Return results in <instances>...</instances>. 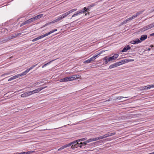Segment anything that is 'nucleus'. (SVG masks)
Instances as JSON below:
<instances>
[{
	"mask_svg": "<svg viewBox=\"0 0 154 154\" xmlns=\"http://www.w3.org/2000/svg\"><path fill=\"white\" fill-rule=\"evenodd\" d=\"M150 35L151 36H152L154 35V32L152 33V34H150Z\"/></svg>",
	"mask_w": 154,
	"mask_h": 154,
	"instance_id": "4d7b16f0",
	"label": "nucleus"
},
{
	"mask_svg": "<svg viewBox=\"0 0 154 154\" xmlns=\"http://www.w3.org/2000/svg\"><path fill=\"white\" fill-rule=\"evenodd\" d=\"M102 51L99 54H97V55H94L92 57L93 60H94L96 58H97L99 56V55L100 54H101Z\"/></svg>",
	"mask_w": 154,
	"mask_h": 154,
	"instance_id": "6ab92c4d",
	"label": "nucleus"
},
{
	"mask_svg": "<svg viewBox=\"0 0 154 154\" xmlns=\"http://www.w3.org/2000/svg\"><path fill=\"white\" fill-rule=\"evenodd\" d=\"M30 70L29 69H29H27L25 71V72L26 73H27Z\"/></svg>",
	"mask_w": 154,
	"mask_h": 154,
	"instance_id": "a18cd8bd",
	"label": "nucleus"
},
{
	"mask_svg": "<svg viewBox=\"0 0 154 154\" xmlns=\"http://www.w3.org/2000/svg\"><path fill=\"white\" fill-rule=\"evenodd\" d=\"M147 38V35H142L140 38V41H143L145 40Z\"/></svg>",
	"mask_w": 154,
	"mask_h": 154,
	"instance_id": "ddd939ff",
	"label": "nucleus"
},
{
	"mask_svg": "<svg viewBox=\"0 0 154 154\" xmlns=\"http://www.w3.org/2000/svg\"><path fill=\"white\" fill-rule=\"evenodd\" d=\"M110 99H108V100H106L105 102L109 101H110Z\"/></svg>",
	"mask_w": 154,
	"mask_h": 154,
	"instance_id": "052dcab7",
	"label": "nucleus"
},
{
	"mask_svg": "<svg viewBox=\"0 0 154 154\" xmlns=\"http://www.w3.org/2000/svg\"><path fill=\"white\" fill-rule=\"evenodd\" d=\"M57 31V29H54L53 30H52V31L49 32H48V33L45 34L43 35H41L39 36H38V37H37V38H35L33 39L32 40V41L33 42H34L35 41H36L41 38H42L45 36H46L49 35L53 33V32H55Z\"/></svg>",
	"mask_w": 154,
	"mask_h": 154,
	"instance_id": "7ed1b4c3",
	"label": "nucleus"
},
{
	"mask_svg": "<svg viewBox=\"0 0 154 154\" xmlns=\"http://www.w3.org/2000/svg\"><path fill=\"white\" fill-rule=\"evenodd\" d=\"M119 55L117 54H115L112 57H108L107 56H106L103 58V59L105 60L104 63L105 64H107L108 61H112L116 59L119 56Z\"/></svg>",
	"mask_w": 154,
	"mask_h": 154,
	"instance_id": "f03ea898",
	"label": "nucleus"
},
{
	"mask_svg": "<svg viewBox=\"0 0 154 154\" xmlns=\"http://www.w3.org/2000/svg\"><path fill=\"white\" fill-rule=\"evenodd\" d=\"M41 83V82H39L35 83V85H38V84H40Z\"/></svg>",
	"mask_w": 154,
	"mask_h": 154,
	"instance_id": "c03bdc74",
	"label": "nucleus"
},
{
	"mask_svg": "<svg viewBox=\"0 0 154 154\" xmlns=\"http://www.w3.org/2000/svg\"><path fill=\"white\" fill-rule=\"evenodd\" d=\"M128 97H124V98H128ZM124 98V97H122V96H119L118 97H116V98L115 99V100H120L122 98Z\"/></svg>",
	"mask_w": 154,
	"mask_h": 154,
	"instance_id": "a878e982",
	"label": "nucleus"
},
{
	"mask_svg": "<svg viewBox=\"0 0 154 154\" xmlns=\"http://www.w3.org/2000/svg\"><path fill=\"white\" fill-rule=\"evenodd\" d=\"M83 146V145H78V147H79L80 148H81L82 146Z\"/></svg>",
	"mask_w": 154,
	"mask_h": 154,
	"instance_id": "5fc2aeb1",
	"label": "nucleus"
},
{
	"mask_svg": "<svg viewBox=\"0 0 154 154\" xmlns=\"http://www.w3.org/2000/svg\"><path fill=\"white\" fill-rule=\"evenodd\" d=\"M19 77V75H18V74L15 75V76H13L11 78H10L8 80V81H11L12 80H13L14 79H15L18 77Z\"/></svg>",
	"mask_w": 154,
	"mask_h": 154,
	"instance_id": "2eb2a0df",
	"label": "nucleus"
},
{
	"mask_svg": "<svg viewBox=\"0 0 154 154\" xmlns=\"http://www.w3.org/2000/svg\"><path fill=\"white\" fill-rule=\"evenodd\" d=\"M25 25V23L24 22L22 23L21 24V25H20V27H21V26H23V25Z\"/></svg>",
	"mask_w": 154,
	"mask_h": 154,
	"instance_id": "de8ad7c7",
	"label": "nucleus"
},
{
	"mask_svg": "<svg viewBox=\"0 0 154 154\" xmlns=\"http://www.w3.org/2000/svg\"><path fill=\"white\" fill-rule=\"evenodd\" d=\"M104 135H105V136L106 138L107 137H108V134L107 133L104 134Z\"/></svg>",
	"mask_w": 154,
	"mask_h": 154,
	"instance_id": "6e6d98bb",
	"label": "nucleus"
},
{
	"mask_svg": "<svg viewBox=\"0 0 154 154\" xmlns=\"http://www.w3.org/2000/svg\"><path fill=\"white\" fill-rule=\"evenodd\" d=\"M87 143H88L86 142V141L85 142H84L83 143L81 142L80 143H77V144H79V145H83H83L85 146V145H86Z\"/></svg>",
	"mask_w": 154,
	"mask_h": 154,
	"instance_id": "cd10ccee",
	"label": "nucleus"
},
{
	"mask_svg": "<svg viewBox=\"0 0 154 154\" xmlns=\"http://www.w3.org/2000/svg\"><path fill=\"white\" fill-rule=\"evenodd\" d=\"M107 134H108V137L111 136V135H110V133H107Z\"/></svg>",
	"mask_w": 154,
	"mask_h": 154,
	"instance_id": "bf43d9fd",
	"label": "nucleus"
},
{
	"mask_svg": "<svg viewBox=\"0 0 154 154\" xmlns=\"http://www.w3.org/2000/svg\"><path fill=\"white\" fill-rule=\"evenodd\" d=\"M137 17V15H136V14L133 15L131 17H129L126 20H125V21H123V22H122V24H125L127 23V21H129V20H131L132 19H134Z\"/></svg>",
	"mask_w": 154,
	"mask_h": 154,
	"instance_id": "0eeeda50",
	"label": "nucleus"
},
{
	"mask_svg": "<svg viewBox=\"0 0 154 154\" xmlns=\"http://www.w3.org/2000/svg\"><path fill=\"white\" fill-rule=\"evenodd\" d=\"M144 88L142 90H146V89H149L150 88V85L147 86H146L143 87Z\"/></svg>",
	"mask_w": 154,
	"mask_h": 154,
	"instance_id": "b1692460",
	"label": "nucleus"
},
{
	"mask_svg": "<svg viewBox=\"0 0 154 154\" xmlns=\"http://www.w3.org/2000/svg\"><path fill=\"white\" fill-rule=\"evenodd\" d=\"M150 47L152 48L153 47V45H151L150 46Z\"/></svg>",
	"mask_w": 154,
	"mask_h": 154,
	"instance_id": "0e129e2a",
	"label": "nucleus"
},
{
	"mask_svg": "<svg viewBox=\"0 0 154 154\" xmlns=\"http://www.w3.org/2000/svg\"><path fill=\"white\" fill-rule=\"evenodd\" d=\"M94 5H95V4H92L91 5L88 6V8L90 9L91 7L94 6Z\"/></svg>",
	"mask_w": 154,
	"mask_h": 154,
	"instance_id": "4c0bfd02",
	"label": "nucleus"
},
{
	"mask_svg": "<svg viewBox=\"0 0 154 154\" xmlns=\"http://www.w3.org/2000/svg\"><path fill=\"white\" fill-rule=\"evenodd\" d=\"M116 63L117 66H120V65L122 64L121 61V60L119 62Z\"/></svg>",
	"mask_w": 154,
	"mask_h": 154,
	"instance_id": "e433bc0d",
	"label": "nucleus"
},
{
	"mask_svg": "<svg viewBox=\"0 0 154 154\" xmlns=\"http://www.w3.org/2000/svg\"><path fill=\"white\" fill-rule=\"evenodd\" d=\"M37 65V64H36V65L32 66L31 67L29 68V69H30L31 70V69H32L33 68L35 67Z\"/></svg>",
	"mask_w": 154,
	"mask_h": 154,
	"instance_id": "58836bf2",
	"label": "nucleus"
},
{
	"mask_svg": "<svg viewBox=\"0 0 154 154\" xmlns=\"http://www.w3.org/2000/svg\"><path fill=\"white\" fill-rule=\"evenodd\" d=\"M31 95V94L29 93V91L26 92L24 93L21 95V97H27L29 95Z\"/></svg>",
	"mask_w": 154,
	"mask_h": 154,
	"instance_id": "9d476101",
	"label": "nucleus"
},
{
	"mask_svg": "<svg viewBox=\"0 0 154 154\" xmlns=\"http://www.w3.org/2000/svg\"><path fill=\"white\" fill-rule=\"evenodd\" d=\"M54 60H52L50 61L48 63H46V64H44V65H43L42 66V68H44L45 66H47L48 64H50L51 62H52L53 61H54Z\"/></svg>",
	"mask_w": 154,
	"mask_h": 154,
	"instance_id": "4be33fe9",
	"label": "nucleus"
},
{
	"mask_svg": "<svg viewBox=\"0 0 154 154\" xmlns=\"http://www.w3.org/2000/svg\"><path fill=\"white\" fill-rule=\"evenodd\" d=\"M98 140H100L103 139L102 136H100L98 137Z\"/></svg>",
	"mask_w": 154,
	"mask_h": 154,
	"instance_id": "603ef678",
	"label": "nucleus"
},
{
	"mask_svg": "<svg viewBox=\"0 0 154 154\" xmlns=\"http://www.w3.org/2000/svg\"><path fill=\"white\" fill-rule=\"evenodd\" d=\"M99 143V141H97V142H95L93 143H92L90 144L89 145H90L91 146L95 145Z\"/></svg>",
	"mask_w": 154,
	"mask_h": 154,
	"instance_id": "473e14b6",
	"label": "nucleus"
},
{
	"mask_svg": "<svg viewBox=\"0 0 154 154\" xmlns=\"http://www.w3.org/2000/svg\"><path fill=\"white\" fill-rule=\"evenodd\" d=\"M87 139V138L86 137H85L83 138L78 139V141L79 142H80V141H83L85 140H86Z\"/></svg>",
	"mask_w": 154,
	"mask_h": 154,
	"instance_id": "7c9ffc66",
	"label": "nucleus"
},
{
	"mask_svg": "<svg viewBox=\"0 0 154 154\" xmlns=\"http://www.w3.org/2000/svg\"><path fill=\"white\" fill-rule=\"evenodd\" d=\"M43 15V14H40L34 17L35 21L41 18Z\"/></svg>",
	"mask_w": 154,
	"mask_h": 154,
	"instance_id": "4468645a",
	"label": "nucleus"
},
{
	"mask_svg": "<svg viewBox=\"0 0 154 154\" xmlns=\"http://www.w3.org/2000/svg\"><path fill=\"white\" fill-rule=\"evenodd\" d=\"M79 77H80V75H74L72 76L67 77V79L68 81H72L76 79L79 78Z\"/></svg>",
	"mask_w": 154,
	"mask_h": 154,
	"instance_id": "39448f33",
	"label": "nucleus"
},
{
	"mask_svg": "<svg viewBox=\"0 0 154 154\" xmlns=\"http://www.w3.org/2000/svg\"><path fill=\"white\" fill-rule=\"evenodd\" d=\"M147 50H148L149 51L151 50V49L150 48H148Z\"/></svg>",
	"mask_w": 154,
	"mask_h": 154,
	"instance_id": "e2e57ef3",
	"label": "nucleus"
},
{
	"mask_svg": "<svg viewBox=\"0 0 154 154\" xmlns=\"http://www.w3.org/2000/svg\"><path fill=\"white\" fill-rule=\"evenodd\" d=\"M102 137L103 139L106 138L104 135L103 136H102Z\"/></svg>",
	"mask_w": 154,
	"mask_h": 154,
	"instance_id": "13d9d810",
	"label": "nucleus"
},
{
	"mask_svg": "<svg viewBox=\"0 0 154 154\" xmlns=\"http://www.w3.org/2000/svg\"><path fill=\"white\" fill-rule=\"evenodd\" d=\"M131 48V47H130L129 45L125 46L123 50L121 51L122 52H125L127 51L128 50L130 49Z\"/></svg>",
	"mask_w": 154,
	"mask_h": 154,
	"instance_id": "6e6552de",
	"label": "nucleus"
},
{
	"mask_svg": "<svg viewBox=\"0 0 154 154\" xmlns=\"http://www.w3.org/2000/svg\"><path fill=\"white\" fill-rule=\"evenodd\" d=\"M29 21L30 23H31L35 21L34 17H32L30 19H29Z\"/></svg>",
	"mask_w": 154,
	"mask_h": 154,
	"instance_id": "72a5a7b5",
	"label": "nucleus"
},
{
	"mask_svg": "<svg viewBox=\"0 0 154 154\" xmlns=\"http://www.w3.org/2000/svg\"><path fill=\"white\" fill-rule=\"evenodd\" d=\"M26 74V73L24 71V72H23L22 73H21L18 74V75H19V77L20 76H23L24 75H25Z\"/></svg>",
	"mask_w": 154,
	"mask_h": 154,
	"instance_id": "393cba45",
	"label": "nucleus"
},
{
	"mask_svg": "<svg viewBox=\"0 0 154 154\" xmlns=\"http://www.w3.org/2000/svg\"><path fill=\"white\" fill-rule=\"evenodd\" d=\"M40 89H39V88H38L32 91H29V93H30L31 94V95H32V94L38 93L40 91Z\"/></svg>",
	"mask_w": 154,
	"mask_h": 154,
	"instance_id": "9b49d317",
	"label": "nucleus"
},
{
	"mask_svg": "<svg viewBox=\"0 0 154 154\" xmlns=\"http://www.w3.org/2000/svg\"><path fill=\"white\" fill-rule=\"evenodd\" d=\"M21 34V33H19L17 34H16L17 37L18 36L20 35Z\"/></svg>",
	"mask_w": 154,
	"mask_h": 154,
	"instance_id": "864d4df0",
	"label": "nucleus"
},
{
	"mask_svg": "<svg viewBox=\"0 0 154 154\" xmlns=\"http://www.w3.org/2000/svg\"><path fill=\"white\" fill-rule=\"evenodd\" d=\"M25 152H22L20 153H16L17 154H25Z\"/></svg>",
	"mask_w": 154,
	"mask_h": 154,
	"instance_id": "3c124183",
	"label": "nucleus"
},
{
	"mask_svg": "<svg viewBox=\"0 0 154 154\" xmlns=\"http://www.w3.org/2000/svg\"><path fill=\"white\" fill-rule=\"evenodd\" d=\"M150 88H154V84L150 85Z\"/></svg>",
	"mask_w": 154,
	"mask_h": 154,
	"instance_id": "8fccbe9b",
	"label": "nucleus"
},
{
	"mask_svg": "<svg viewBox=\"0 0 154 154\" xmlns=\"http://www.w3.org/2000/svg\"><path fill=\"white\" fill-rule=\"evenodd\" d=\"M92 141H93V138L89 139L87 140H86V142H87L88 143L91 142Z\"/></svg>",
	"mask_w": 154,
	"mask_h": 154,
	"instance_id": "f704fd0d",
	"label": "nucleus"
},
{
	"mask_svg": "<svg viewBox=\"0 0 154 154\" xmlns=\"http://www.w3.org/2000/svg\"><path fill=\"white\" fill-rule=\"evenodd\" d=\"M77 142L79 143V142H78V140H77L74 141L68 144H70V145H69V146H70L72 144H75Z\"/></svg>",
	"mask_w": 154,
	"mask_h": 154,
	"instance_id": "412c9836",
	"label": "nucleus"
},
{
	"mask_svg": "<svg viewBox=\"0 0 154 154\" xmlns=\"http://www.w3.org/2000/svg\"><path fill=\"white\" fill-rule=\"evenodd\" d=\"M90 8H88V7L87 8L86 7H84L83 9L82 10L80 11H78L75 14H73L72 17L71 19L73 17H75L76 16H78L79 14H82L83 13H84L85 12H88L89 11V9Z\"/></svg>",
	"mask_w": 154,
	"mask_h": 154,
	"instance_id": "20e7f679",
	"label": "nucleus"
},
{
	"mask_svg": "<svg viewBox=\"0 0 154 154\" xmlns=\"http://www.w3.org/2000/svg\"><path fill=\"white\" fill-rule=\"evenodd\" d=\"M13 154H16V153H14Z\"/></svg>",
	"mask_w": 154,
	"mask_h": 154,
	"instance_id": "338daca9",
	"label": "nucleus"
},
{
	"mask_svg": "<svg viewBox=\"0 0 154 154\" xmlns=\"http://www.w3.org/2000/svg\"><path fill=\"white\" fill-rule=\"evenodd\" d=\"M143 11H140L139 12H138L136 14V15H137V17L138 16H139V15L141 14H142Z\"/></svg>",
	"mask_w": 154,
	"mask_h": 154,
	"instance_id": "c9c22d12",
	"label": "nucleus"
},
{
	"mask_svg": "<svg viewBox=\"0 0 154 154\" xmlns=\"http://www.w3.org/2000/svg\"><path fill=\"white\" fill-rule=\"evenodd\" d=\"M127 59H125L121 60V61L122 64H123L124 63H127Z\"/></svg>",
	"mask_w": 154,
	"mask_h": 154,
	"instance_id": "c756f323",
	"label": "nucleus"
},
{
	"mask_svg": "<svg viewBox=\"0 0 154 154\" xmlns=\"http://www.w3.org/2000/svg\"><path fill=\"white\" fill-rule=\"evenodd\" d=\"M127 63L128 62H131V61H134V60H133V59H127Z\"/></svg>",
	"mask_w": 154,
	"mask_h": 154,
	"instance_id": "79ce46f5",
	"label": "nucleus"
},
{
	"mask_svg": "<svg viewBox=\"0 0 154 154\" xmlns=\"http://www.w3.org/2000/svg\"><path fill=\"white\" fill-rule=\"evenodd\" d=\"M77 143H78V142L77 143L75 144H74V145H72L71 146V148L72 149L75 148H77L78 147V145L79 144H77Z\"/></svg>",
	"mask_w": 154,
	"mask_h": 154,
	"instance_id": "bb28decb",
	"label": "nucleus"
},
{
	"mask_svg": "<svg viewBox=\"0 0 154 154\" xmlns=\"http://www.w3.org/2000/svg\"><path fill=\"white\" fill-rule=\"evenodd\" d=\"M34 152L33 151H29L27 152H25V154H29L31 153H33Z\"/></svg>",
	"mask_w": 154,
	"mask_h": 154,
	"instance_id": "2f4dec72",
	"label": "nucleus"
},
{
	"mask_svg": "<svg viewBox=\"0 0 154 154\" xmlns=\"http://www.w3.org/2000/svg\"><path fill=\"white\" fill-rule=\"evenodd\" d=\"M117 66V64L116 63L112 64L111 65H110L109 66V68L110 69H112V68H115V67H116Z\"/></svg>",
	"mask_w": 154,
	"mask_h": 154,
	"instance_id": "a211bd4d",
	"label": "nucleus"
},
{
	"mask_svg": "<svg viewBox=\"0 0 154 154\" xmlns=\"http://www.w3.org/2000/svg\"><path fill=\"white\" fill-rule=\"evenodd\" d=\"M77 10L76 8L72 10H71L68 12L62 14V15H60V16L58 17L57 18L53 20L52 21L48 22L47 23L45 24L43 26V27H45L47 26L48 25L52 23H54L56 22L59 21L65 18L68 15L72 13L73 12Z\"/></svg>",
	"mask_w": 154,
	"mask_h": 154,
	"instance_id": "f257e3e1",
	"label": "nucleus"
},
{
	"mask_svg": "<svg viewBox=\"0 0 154 154\" xmlns=\"http://www.w3.org/2000/svg\"><path fill=\"white\" fill-rule=\"evenodd\" d=\"M24 23H25V25L27 24L30 23V22H29V20H26V21H25Z\"/></svg>",
	"mask_w": 154,
	"mask_h": 154,
	"instance_id": "a19ab883",
	"label": "nucleus"
},
{
	"mask_svg": "<svg viewBox=\"0 0 154 154\" xmlns=\"http://www.w3.org/2000/svg\"><path fill=\"white\" fill-rule=\"evenodd\" d=\"M13 72V71H10V72H9L8 73H4V74H2L1 75V76H5V75H9V74H11V73H12Z\"/></svg>",
	"mask_w": 154,
	"mask_h": 154,
	"instance_id": "c85d7f7f",
	"label": "nucleus"
},
{
	"mask_svg": "<svg viewBox=\"0 0 154 154\" xmlns=\"http://www.w3.org/2000/svg\"><path fill=\"white\" fill-rule=\"evenodd\" d=\"M47 88V86H45V87H41V88H39V89H40V91H41V90H42L45 88Z\"/></svg>",
	"mask_w": 154,
	"mask_h": 154,
	"instance_id": "ea45409f",
	"label": "nucleus"
},
{
	"mask_svg": "<svg viewBox=\"0 0 154 154\" xmlns=\"http://www.w3.org/2000/svg\"><path fill=\"white\" fill-rule=\"evenodd\" d=\"M148 28V29H150L154 27V23H153L150 24L146 26Z\"/></svg>",
	"mask_w": 154,
	"mask_h": 154,
	"instance_id": "f3484780",
	"label": "nucleus"
},
{
	"mask_svg": "<svg viewBox=\"0 0 154 154\" xmlns=\"http://www.w3.org/2000/svg\"><path fill=\"white\" fill-rule=\"evenodd\" d=\"M141 42L140 40L138 39H137V40H133L131 41L130 43L132 44H137L140 43Z\"/></svg>",
	"mask_w": 154,
	"mask_h": 154,
	"instance_id": "1a4fd4ad",
	"label": "nucleus"
},
{
	"mask_svg": "<svg viewBox=\"0 0 154 154\" xmlns=\"http://www.w3.org/2000/svg\"><path fill=\"white\" fill-rule=\"evenodd\" d=\"M85 15H86V13H85Z\"/></svg>",
	"mask_w": 154,
	"mask_h": 154,
	"instance_id": "774afa93",
	"label": "nucleus"
},
{
	"mask_svg": "<svg viewBox=\"0 0 154 154\" xmlns=\"http://www.w3.org/2000/svg\"><path fill=\"white\" fill-rule=\"evenodd\" d=\"M13 154H16V153H14Z\"/></svg>",
	"mask_w": 154,
	"mask_h": 154,
	"instance_id": "69168bd1",
	"label": "nucleus"
},
{
	"mask_svg": "<svg viewBox=\"0 0 154 154\" xmlns=\"http://www.w3.org/2000/svg\"><path fill=\"white\" fill-rule=\"evenodd\" d=\"M93 141H96V140H99L98 139V137L93 138Z\"/></svg>",
	"mask_w": 154,
	"mask_h": 154,
	"instance_id": "37998d69",
	"label": "nucleus"
},
{
	"mask_svg": "<svg viewBox=\"0 0 154 154\" xmlns=\"http://www.w3.org/2000/svg\"><path fill=\"white\" fill-rule=\"evenodd\" d=\"M116 134V133H115V132L112 133H110V135H111V136L112 135H114Z\"/></svg>",
	"mask_w": 154,
	"mask_h": 154,
	"instance_id": "09e8293b",
	"label": "nucleus"
},
{
	"mask_svg": "<svg viewBox=\"0 0 154 154\" xmlns=\"http://www.w3.org/2000/svg\"><path fill=\"white\" fill-rule=\"evenodd\" d=\"M148 29H148V28L147 26H144L143 28H141L140 29V31H141L143 32L145 31H146Z\"/></svg>",
	"mask_w": 154,
	"mask_h": 154,
	"instance_id": "dca6fc26",
	"label": "nucleus"
},
{
	"mask_svg": "<svg viewBox=\"0 0 154 154\" xmlns=\"http://www.w3.org/2000/svg\"><path fill=\"white\" fill-rule=\"evenodd\" d=\"M70 145V144H66V145H65L62 146L60 148H61L62 149H63L65 148H66L68 147Z\"/></svg>",
	"mask_w": 154,
	"mask_h": 154,
	"instance_id": "5701e85b",
	"label": "nucleus"
},
{
	"mask_svg": "<svg viewBox=\"0 0 154 154\" xmlns=\"http://www.w3.org/2000/svg\"><path fill=\"white\" fill-rule=\"evenodd\" d=\"M25 25V23L24 22L22 23L21 24V25H20V27H21V26H23V25Z\"/></svg>",
	"mask_w": 154,
	"mask_h": 154,
	"instance_id": "49530a36",
	"label": "nucleus"
},
{
	"mask_svg": "<svg viewBox=\"0 0 154 154\" xmlns=\"http://www.w3.org/2000/svg\"><path fill=\"white\" fill-rule=\"evenodd\" d=\"M94 61L92 57L90 59L85 61L83 63H91L92 61Z\"/></svg>",
	"mask_w": 154,
	"mask_h": 154,
	"instance_id": "f8f14e48",
	"label": "nucleus"
},
{
	"mask_svg": "<svg viewBox=\"0 0 154 154\" xmlns=\"http://www.w3.org/2000/svg\"><path fill=\"white\" fill-rule=\"evenodd\" d=\"M17 37V36L16 34L14 35L10 36L8 37L7 38L5 39L4 40L1 41V42H3V43L6 42H7L10 40L16 38Z\"/></svg>",
	"mask_w": 154,
	"mask_h": 154,
	"instance_id": "423d86ee",
	"label": "nucleus"
},
{
	"mask_svg": "<svg viewBox=\"0 0 154 154\" xmlns=\"http://www.w3.org/2000/svg\"><path fill=\"white\" fill-rule=\"evenodd\" d=\"M62 149H61V148L60 147V148H59L58 149V151H60Z\"/></svg>",
	"mask_w": 154,
	"mask_h": 154,
	"instance_id": "680f3d73",
	"label": "nucleus"
},
{
	"mask_svg": "<svg viewBox=\"0 0 154 154\" xmlns=\"http://www.w3.org/2000/svg\"><path fill=\"white\" fill-rule=\"evenodd\" d=\"M60 82H66L68 81L67 77H65L64 78L61 79L60 80Z\"/></svg>",
	"mask_w": 154,
	"mask_h": 154,
	"instance_id": "aec40b11",
	"label": "nucleus"
}]
</instances>
